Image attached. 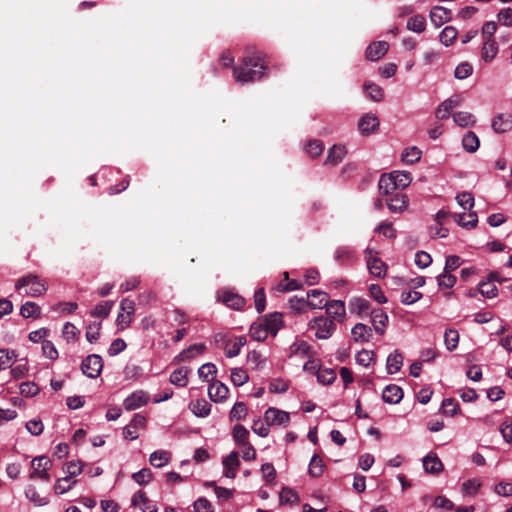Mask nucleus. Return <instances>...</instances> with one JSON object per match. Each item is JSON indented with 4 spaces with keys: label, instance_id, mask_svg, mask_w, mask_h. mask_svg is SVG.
Here are the masks:
<instances>
[{
    "label": "nucleus",
    "instance_id": "obj_14",
    "mask_svg": "<svg viewBox=\"0 0 512 512\" xmlns=\"http://www.w3.org/2000/svg\"><path fill=\"white\" fill-rule=\"evenodd\" d=\"M460 99L457 96L444 100L436 109L435 116L440 120L449 118L451 111L460 106Z\"/></svg>",
    "mask_w": 512,
    "mask_h": 512
},
{
    "label": "nucleus",
    "instance_id": "obj_55",
    "mask_svg": "<svg viewBox=\"0 0 512 512\" xmlns=\"http://www.w3.org/2000/svg\"><path fill=\"white\" fill-rule=\"evenodd\" d=\"M336 379V372L331 368L320 369L317 373V380L324 384L330 385Z\"/></svg>",
    "mask_w": 512,
    "mask_h": 512
},
{
    "label": "nucleus",
    "instance_id": "obj_50",
    "mask_svg": "<svg viewBox=\"0 0 512 512\" xmlns=\"http://www.w3.org/2000/svg\"><path fill=\"white\" fill-rule=\"evenodd\" d=\"M444 343L448 351H453L459 343V333L455 329H447L444 334Z\"/></svg>",
    "mask_w": 512,
    "mask_h": 512
},
{
    "label": "nucleus",
    "instance_id": "obj_40",
    "mask_svg": "<svg viewBox=\"0 0 512 512\" xmlns=\"http://www.w3.org/2000/svg\"><path fill=\"white\" fill-rule=\"evenodd\" d=\"M170 460V453L165 450H158L150 455V464L154 467L161 468Z\"/></svg>",
    "mask_w": 512,
    "mask_h": 512
},
{
    "label": "nucleus",
    "instance_id": "obj_30",
    "mask_svg": "<svg viewBox=\"0 0 512 512\" xmlns=\"http://www.w3.org/2000/svg\"><path fill=\"white\" fill-rule=\"evenodd\" d=\"M403 365V356L400 352L395 350L393 353H391L386 361V368L387 372L389 374H395L398 371H400L401 367Z\"/></svg>",
    "mask_w": 512,
    "mask_h": 512
},
{
    "label": "nucleus",
    "instance_id": "obj_16",
    "mask_svg": "<svg viewBox=\"0 0 512 512\" xmlns=\"http://www.w3.org/2000/svg\"><path fill=\"white\" fill-rule=\"evenodd\" d=\"M224 475L227 478H235L237 470L240 466L238 453L233 451L223 459Z\"/></svg>",
    "mask_w": 512,
    "mask_h": 512
},
{
    "label": "nucleus",
    "instance_id": "obj_51",
    "mask_svg": "<svg viewBox=\"0 0 512 512\" xmlns=\"http://www.w3.org/2000/svg\"><path fill=\"white\" fill-rule=\"evenodd\" d=\"M457 30L453 26H446L440 33V42L445 46H450L457 37Z\"/></svg>",
    "mask_w": 512,
    "mask_h": 512
},
{
    "label": "nucleus",
    "instance_id": "obj_13",
    "mask_svg": "<svg viewBox=\"0 0 512 512\" xmlns=\"http://www.w3.org/2000/svg\"><path fill=\"white\" fill-rule=\"evenodd\" d=\"M228 394V387L220 381H214L208 387V395L213 402L224 401L228 397Z\"/></svg>",
    "mask_w": 512,
    "mask_h": 512
},
{
    "label": "nucleus",
    "instance_id": "obj_37",
    "mask_svg": "<svg viewBox=\"0 0 512 512\" xmlns=\"http://www.w3.org/2000/svg\"><path fill=\"white\" fill-rule=\"evenodd\" d=\"M462 145H463V148L467 152L473 153V152L477 151V149L479 148V145H480L479 138L477 137V135L474 132L468 131L463 136Z\"/></svg>",
    "mask_w": 512,
    "mask_h": 512
},
{
    "label": "nucleus",
    "instance_id": "obj_47",
    "mask_svg": "<svg viewBox=\"0 0 512 512\" xmlns=\"http://www.w3.org/2000/svg\"><path fill=\"white\" fill-rule=\"evenodd\" d=\"M102 323L94 321L86 326V339L89 343H95L100 337Z\"/></svg>",
    "mask_w": 512,
    "mask_h": 512
},
{
    "label": "nucleus",
    "instance_id": "obj_60",
    "mask_svg": "<svg viewBox=\"0 0 512 512\" xmlns=\"http://www.w3.org/2000/svg\"><path fill=\"white\" fill-rule=\"evenodd\" d=\"M247 415V407L243 402H237L234 404L230 411L231 420H242Z\"/></svg>",
    "mask_w": 512,
    "mask_h": 512
},
{
    "label": "nucleus",
    "instance_id": "obj_35",
    "mask_svg": "<svg viewBox=\"0 0 512 512\" xmlns=\"http://www.w3.org/2000/svg\"><path fill=\"white\" fill-rule=\"evenodd\" d=\"M347 151L345 146L342 145H334L327 156V163L331 165H337L339 164L344 156L346 155Z\"/></svg>",
    "mask_w": 512,
    "mask_h": 512
},
{
    "label": "nucleus",
    "instance_id": "obj_3",
    "mask_svg": "<svg viewBox=\"0 0 512 512\" xmlns=\"http://www.w3.org/2000/svg\"><path fill=\"white\" fill-rule=\"evenodd\" d=\"M365 260L367 268L373 276L377 278H383L386 275L387 266L379 258L377 251L370 247H367L365 249Z\"/></svg>",
    "mask_w": 512,
    "mask_h": 512
},
{
    "label": "nucleus",
    "instance_id": "obj_17",
    "mask_svg": "<svg viewBox=\"0 0 512 512\" xmlns=\"http://www.w3.org/2000/svg\"><path fill=\"white\" fill-rule=\"evenodd\" d=\"M403 398V390L396 384L387 385L382 392V399L389 404H397Z\"/></svg>",
    "mask_w": 512,
    "mask_h": 512
},
{
    "label": "nucleus",
    "instance_id": "obj_26",
    "mask_svg": "<svg viewBox=\"0 0 512 512\" xmlns=\"http://www.w3.org/2000/svg\"><path fill=\"white\" fill-rule=\"evenodd\" d=\"M351 334L355 342H368L372 336V329L365 324L358 323L352 328Z\"/></svg>",
    "mask_w": 512,
    "mask_h": 512
},
{
    "label": "nucleus",
    "instance_id": "obj_10",
    "mask_svg": "<svg viewBox=\"0 0 512 512\" xmlns=\"http://www.w3.org/2000/svg\"><path fill=\"white\" fill-rule=\"evenodd\" d=\"M269 334L275 336L283 325V316L279 312L268 314L260 319Z\"/></svg>",
    "mask_w": 512,
    "mask_h": 512
},
{
    "label": "nucleus",
    "instance_id": "obj_22",
    "mask_svg": "<svg viewBox=\"0 0 512 512\" xmlns=\"http://www.w3.org/2000/svg\"><path fill=\"white\" fill-rule=\"evenodd\" d=\"M308 304L312 309H321L326 307L328 303V296L321 290H311L307 293Z\"/></svg>",
    "mask_w": 512,
    "mask_h": 512
},
{
    "label": "nucleus",
    "instance_id": "obj_64",
    "mask_svg": "<svg viewBox=\"0 0 512 512\" xmlns=\"http://www.w3.org/2000/svg\"><path fill=\"white\" fill-rule=\"evenodd\" d=\"M375 354L373 351L369 350H362L357 353L356 355V362L357 364L368 367L373 361H374Z\"/></svg>",
    "mask_w": 512,
    "mask_h": 512
},
{
    "label": "nucleus",
    "instance_id": "obj_56",
    "mask_svg": "<svg viewBox=\"0 0 512 512\" xmlns=\"http://www.w3.org/2000/svg\"><path fill=\"white\" fill-rule=\"evenodd\" d=\"M437 282L440 288L449 289L455 285L456 277L449 271L444 270L443 273L437 277Z\"/></svg>",
    "mask_w": 512,
    "mask_h": 512
},
{
    "label": "nucleus",
    "instance_id": "obj_4",
    "mask_svg": "<svg viewBox=\"0 0 512 512\" xmlns=\"http://www.w3.org/2000/svg\"><path fill=\"white\" fill-rule=\"evenodd\" d=\"M309 327L315 330V336L318 339H328L332 336L336 329V325L333 320L326 317H316L310 321Z\"/></svg>",
    "mask_w": 512,
    "mask_h": 512
},
{
    "label": "nucleus",
    "instance_id": "obj_29",
    "mask_svg": "<svg viewBox=\"0 0 512 512\" xmlns=\"http://www.w3.org/2000/svg\"><path fill=\"white\" fill-rule=\"evenodd\" d=\"M498 53V44L494 39H487L483 43L481 57L485 62L492 61Z\"/></svg>",
    "mask_w": 512,
    "mask_h": 512
},
{
    "label": "nucleus",
    "instance_id": "obj_46",
    "mask_svg": "<svg viewBox=\"0 0 512 512\" xmlns=\"http://www.w3.org/2000/svg\"><path fill=\"white\" fill-rule=\"evenodd\" d=\"M246 344L245 337H238L234 341H231L225 350V354L228 358H233L239 355L241 348Z\"/></svg>",
    "mask_w": 512,
    "mask_h": 512
},
{
    "label": "nucleus",
    "instance_id": "obj_1",
    "mask_svg": "<svg viewBox=\"0 0 512 512\" xmlns=\"http://www.w3.org/2000/svg\"><path fill=\"white\" fill-rule=\"evenodd\" d=\"M265 65L259 56L246 57L240 67L233 70L235 80L239 83H248L260 80L264 75Z\"/></svg>",
    "mask_w": 512,
    "mask_h": 512
},
{
    "label": "nucleus",
    "instance_id": "obj_42",
    "mask_svg": "<svg viewBox=\"0 0 512 512\" xmlns=\"http://www.w3.org/2000/svg\"><path fill=\"white\" fill-rule=\"evenodd\" d=\"M63 472L70 479H76L83 472V465L80 461H69L64 464Z\"/></svg>",
    "mask_w": 512,
    "mask_h": 512
},
{
    "label": "nucleus",
    "instance_id": "obj_57",
    "mask_svg": "<svg viewBox=\"0 0 512 512\" xmlns=\"http://www.w3.org/2000/svg\"><path fill=\"white\" fill-rule=\"evenodd\" d=\"M234 440L238 443V445H246L248 442L249 432L242 425H235L232 431Z\"/></svg>",
    "mask_w": 512,
    "mask_h": 512
},
{
    "label": "nucleus",
    "instance_id": "obj_31",
    "mask_svg": "<svg viewBox=\"0 0 512 512\" xmlns=\"http://www.w3.org/2000/svg\"><path fill=\"white\" fill-rule=\"evenodd\" d=\"M380 193L388 195L397 189L392 173L381 175L378 183Z\"/></svg>",
    "mask_w": 512,
    "mask_h": 512
},
{
    "label": "nucleus",
    "instance_id": "obj_52",
    "mask_svg": "<svg viewBox=\"0 0 512 512\" xmlns=\"http://www.w3.org/2000/svg\"><path fill=\"white\" fill-rule=\"evenodd\" d=\"M324 471V464L322 459L314 454L309 463V474L313 477H319Z\"/></svg>",
    "mask_w": 512,
    "mask_h": 512
},
{
    "label": "nucleus",
    "instance_id": "obj_28",
    "mask_svg": "<svg viewBox=\"0 0 512 512\" xmlns=\"http://www.w3.org/2000/svg\"><path fill=\"white\" fill-rule=\"evenodd\" d=\"M77 483V479H70L67 476L56 479L53 491L57 495H62L70 491Z\"/></svg>",
    "mask_w": 512,
    "mask_h": 512
},
{
    "label": "nucleus",
    "instance_id": "obj_15",
    "mask_svg": "<svg viewBox=\"0 0 512 512\" xmlns=\"http://www.w3.org/2000/svg\"><path fill=\"white\" fill-rule=\"evenodd\" d=\"M492 129L496 133H505L512 129V116L507 113H500L492 119Z\"/></svg>",
    "mask_w": 512,
    "mask_h": 512
},
{
    "label": "nucleus",
    "instance_id": "obj_27",
    "mask_svg": "<svg viewBox=\"0 0 512 512\" xmlns=\"http://www.w3.org/2000/svg\"><path fill=\"white\" fill-rule=\"evenodd\" d=\"M423 466L426 472L437 474L443 470V464L436 454L429 453L423 459Z\"/></svg>",
    "mask_w": 512,
    "mask_h": 512
},
{
    "label": "nucleus",
    "instance_id": "obj_54",
    "mask_svg": "<svg viewBox=\"0 0 512 512\" xmlns=\"http://www.w3.org/2000/svg\"><path fill=\"white\" fill-rule=\"evenodd\" d=\"M230 378L235 386H242L249 380L247 372L242 368L232 369Z\"/></svg>",
    "mask_w": 512,
    "mask_h": 512
},
{
    "label": "nucleus",
    "instance_id": "obj_5",
    "mask_svg": "<svg viewBox=\"0 0 512 512\" xmlns=\"http://www.w3.org/2000/svg\"><path fill=\"white\" fill-rule=\"evenodd\" d=\"M52 466L51 460L46 456H37L31 461V473L29 475L30 479H41L44 481L50 480V475L48 474V470Z\"/></svg>",
    "mask_w": 512,
    "mask_h": 512
},
{
    "label": "nucleus",
    "instance_id": "obj_39",
    "mask_svg": "<svg viewBox=\"0 0 512 512\" xmlns=\"http://www.w3.org/2000/svg\"><path fill=\"white\" fill-rule=\"evenodd\" d=\"M114 305V301H103L97 304L90 312V315L95 318H106Z\"/></svg>",
    "mask_w": 512,
    "mask_h": 512
},
{
    "label": "nucleus",
    "instance_id": "obj_9",
    "mask_svg": "<svg viewBox=\"0 0 512 512\" xmlns=\"http://www.w3.org/2000/svg\"><path fill=\"white\" fill-rule=\"evenodd\" d=\"M452 17L451 10L443 6H434L430 10L429 18L433 25L440 27L443 24L449 22Z\"/></svg>",
    "mask_w": 512,
    "mask_h": 512
},
{
    "label": "nucleus",
    "instance_id": "obj_33",
    "mask_svg": "<svg viewBox=\"0 0 512 512\" xmlns=\"http://www.w3.org/2000/svg\"><path fill=\"white\" fill-rule=\"evenodd\" d=\"M188 369L185 367H181L179 369L174 370L170 375V383L178 386L185 387L188 383Z\"/></svg>",
    "mask_w": 512,
    "mask_h": 512
},
{
    "label": "nucleus",
    "instance_id": "obj_58",
    "mask_svg": "<svg viewBox=\"0 0 512 512\" xmlns=\"http://www.w3.org/2000/svg\"><path fill=\"white\" fill-rule=\"evenodd\" d=\"M472 72V65L469 64L468 62H462L456 67L454 71V76L459 80H463L468 78L472 74Z\"/></svg>",
    "mask_w": 512,
    "mask_h": 512
},
{
    "label": "nucleus",
    "instance_id": "obj_18",
    "mask_svg": "<svg viewBox=\"0 0 512 512\" xmlns=\"http://www.w3.org/2000/svg\"><path fill=\"white\" fill-rule=\"evenodd\" d=\"M219 299L228 307L239 310L245 305V300L238 294L230 291H222L218 294Z\"/></svg>",
    "mask_w": 512,
    "mask_h": 512
},
{
    "label": "nucleus",
    "instance_id": "obj_45",
    "mask_svg": "<svg viewBox=\"0 0 512 512\" xmlns=\"http://www.w3.org/2000/svg\"><path fill=\"white\" fill-rule=\"evenodd\" d=\"M349 305L351 312L358 315L367 314L370 308L369 302L363 298H354L350 301Z\"/></svg>",
    "mask_w": 512,
    "mask_h": 512
},
{
    "label": "nucleus",
    "instance_id": "obj_63",
    "mask_svg": "<svg viewBox=\"0 0 512 512\" xmlns=\"http://www.w3.org/2000/svg\"><path fill=\"white\" fill-rule=\"evenodd\" d=\"M354 251L347 246L338 247L335 251L334 258L338 262L349 261L353 258Z\"/></svg>",
    "mask_w": 512,
    "mask_h": 512
},
{
    "label": "nucleus",
    "instance_id": "obj_59",
    "mask_svg": "<svg viewBox=\"0 0 512 512\" xmlns=\"http://www.w3.org/2000/svg\"><path fill=\"white\" fill-rule=\"evenodd\" d=\"M442 409L443 413L448 416H454L460 411L458 403L452 398H446L442 401Z\"/></svg>",
    "mask_w": 512,
    "mask_h": 512
},
{
    "label": "nucleus",
    "instance_id": "obj_8",
    "mask_svg": "<svg viewBox=\"0 0 512 512\" xmlns=\"http://www.w3.org/2000/svg\"><path fill=\"white\" fill-rule=\"evenodd\" d=\"M147 419L141 414H135L133 419L123 429V436L128 440H135L139 437L138 431L144 429Z\"/></svg>",
    "mask_w": 512,
    "mask_h": 512
},
{
    "label": "nucleus",
    "instance_id": "obj_6",
    "mask_svg": "<svg viewBox=\"0 0 512 512\" xmlns=\"http://www.w3.org/2000/svg\"><path fill=\"white\" fill-rule=\"evenodd\" d=\"M264 420L270 426L287 427L290 422V414L275 407H269L264 413Z\"/></svg>",
    "mask_w": 512,
    "mask_h": 512
},
{
    "label": "nucleus",
    "instance_id": "obj_11",
    "mask_svg": "<svg viewBox=\"0 0 512 512\" xmlns=\"http://www.w3.org/2000/svg\"><path fill=\"white\" fill-rule=\"evenodd\" d=\"M148 400L149 397L145 392L136 391L124 400L123 406L127 411H133L144 406Z\"/></svg>",
    "mask_w": 512,
    "mask_h": 512
},
{
    "label": "nucleus",
    "instance_id": "obj_38",
    "mask_svg": "<svg viewBox=\"0 0 512 512\" xmlns=\"http://www.w3.org/2000/svg\"><path fill=\"white\" fill-rule=\"evenodd\" d=\"M407 29L415 33H422L426 29V19L424 16L417 14L407 21Z\"/></svg>",
    "mask_w": 512,
    "mask_h": 512
},
{
    "label": "nucleus",
    "instance_id": "obj_19",
    "mask_svg": "<svg viewBox=\"0 0 512 512\" xmlns=\"http://www.w3.org/2000/svg\"><path fill=\"white\" fill-rule=\"evenodd\" d=\"M389 45L385 41H378L370 44L366 49V58L376 61L384 56L388 51Z\"/></svg>",
    "mask_w": 512,
    "mask_h": 512
},
{
    "label": "nucleus",
    "instance_id": "obj_21",
    "mask_svg": "<svg viewBox=\"0 0 512 512\" xmlns=\"http://www.w3.org/2000/svg\"><path fill=\"white\" fill-rule=\"evenodd\" d=\"M326 313L335 320L340 322L343 321L346 314L344 302L341 300L328 301L326 305Z\"/></svg>",
    "mask_w": 512,
    "mask_h": 512
},
{
    "label": "nucleus",
    "instance_id": "obj_61",
    "mask_svg": "<svg viewBox=\"0 0 512 512\" xmlns=\"http://www.w3.org/2000/svg\"><path fill=\"white\" fill-rule=\"evenodd\" d=\"M456 200L464 210H470L474 206V197L470 192L459 193Z\"/></svg>",
    "mask_w": 512,
    "mask_h": 512
},
{
    "label": "nucleus",
    "instance_id": "obj_24",
    "mask_svg": "<svg viewBox=\"0 0 512 512\" xmlns=\"http://www.w3.org/2000/svg\"><path fill=\"white\" fill-rule=\"evenodd\" d=\"M408 203L407 195L397 193L388 200L387 206L391 212L401 213L407 209Z\"/></svg>",
    "mask_w": 512,
    "mask_h": 512
},
{
    "label": "nucleus",
    "instance_id": "obj_48",
    "mask_svg": "<svg viewBox=\"0 0 512 512\" xmlns=\"http://www.w3.org/2000/svg\"><path fill=\"white\" fill-rule=\"evenodd\" d=\"M395 180L397 189H405L412 181L411 174L406 171H393L391 172Z\"/></svg>",
    "mask_w": 512,
    "mask_h": 512
},
{
    "label": "nucleus",
    "instance_id": "obj_23",
    "mask_svg": "<svg viewBox=\"0 0 512 512\" xmlns=\"http://www.w3.org/2000/svg\"><path fill=\"white\" fill-rule=\"evenodd\" d=\"M371 318L374 330L382 335L384 334L385 328L388 323V316L381 308H377L371 311Z\"/></svg>",
    "mask_w": 512,
    "mask_h": 512
},
{
    "label": "nucleus",
    "instance_id": "obj_62",
    "mask_svg": "<svg viewBox=\"0 0 512 512\" xmlns=\"http://www.w3.org/2000/svg\"><path fill=\"white\" fill-rule=\"evenodd\" d=\"M421 158V151L417 147H411L402 154V160L406 164H414Z\"/></svg>",
    "mask_w": 512,
    "mask_h": 512
},
{
    "label": "nucleus",
    "instance_id": "obj_7",
    "mask_svg": "<svg viewBox=\"0 0 512 512\" xmlns=\"http://www.w3.org/2000/svg\"><path fill=\"white\" fill-rule=\"evenodd\" d=\"M102 359L97 354L88 355L81 364L82 372L89 378H97L102 371Z\"/></svg>",
    "mask_w": 512,
    "mask_h": 512
},
{
    "label": "nucleus",
    "instance_id": "obj_49",
    "mask_svg": "<svg viewBox=\"0 0 512 512\" xmlns=\"http://www.w3.org/2000/svg\"><path fill=\"white\" fill-rule=\"evenodd\" d=\"M455 220L458 222L459 225L462 227L471 229L474 228L477 224V215L475 212H471L468 215L465 214H456L454 216Z\"/></svg>",
    "mask_w": 512,
    "mask_h": 512
},
{
    "label": "nucleus",
    "instance_id": "obj_32",
    "mask_svg": "<svg viewBox=\"0 0 512 512\" xmlns=\"http://www.w3.org/2000/svg\"><path fill=\"white\" fill-rule=\"evenodd\" d=\"M204 344H193L189 346L187 349H184L177 357L176 359L179 362H185L188 361L195 356L201 354L205 350Z\"/></svg>",
    "mask_w": 512,
    "mask_h": 512
},
{
    "label": "nucleus",
    "instance_id": "obj_12",
    "mask_svg": "<svg viewBox=\"0 0 512 512\" xmlns=\"http://www.w3.org/2000/svg\"><path fill=\"white\" fill-rule=\"evenodd\" d=\"M132 506L140 507L142 512H157L156 504L143 491L136 492L131 499Z\"/></svg>",
    "mask_w": 512,
    "mask_h": 512
},
{
    "label": "nucleus",
    "instance_id": "obj_41",
    "mask_svg": "<svg viewBox=\"0 0 512 512\" xmlns=\"http://www.w3.org/2000/svg\"><path fill=\"white\" fill-rule=\"evenodd\" d=\"M20 314L24 318H38L41 315L40 307L34 302H26L20 308Z\"/></svg>",
    "mask_w": 512,
    "mask_h": 512
},
{
    "label": "nucleus",
    "instance_id": "obj_53",
    "mask_svg": "<svg viewBox=\"0 0 512 512\" xmlns=\"http://www.w3.org/2000/svg\"><path fill=\"white\" fill-rule=\"evenodd\" d=\"M364 87H365V90L367 91L369 97L373 101L379 102L383 99L384 91L379 85H377L373 82H366Z\"/></svg>",
    "mask_w": 512,
    "mask_h": 512
},
{
    "label": "nucleus",
    "instance_id": "obj_36",
    "mask_svg": "<svg viewBox=\"0 0 512 512\" xmlns=\"http://www.w3.org/2000/svg\"><path fill=\"white\" fill-rule=\"evenodd\" d=\"M25 496L36 506H45L49 503V499L47 497H41L37 492L36 487L33 485H28L25 488Z\"/></svg>",
    "mask_w": 512,
    "mask_h": 512
},
{
    "label": "nucleus",
    "instance_id": "obj_25",
    "mask_svg": "<svg viewBox=\"0 0 512 512\" xmlns=\"http://www.w3.org/2000/svg\"><path fill=\"white\" fill-rule=\"evenodd\" d=\"M191 412L201 418L207 417L211 412V404L205 399H197L189 404Z\"/></svg>",
    "mask_w": 512,
    "mask_h": 512
},
{
    "label": "nucleus",
    "instance_id": "obj_43",
    "mask_svg": "<svg viewBox=\"0 0 512 512\" xmlns=\"http://www.w3.org/2000/svg\"><path fill=\"white\" fill-rule=\"evenodd\" d=\"M453 120L460 127L473 126L476 122L475 117L466 111H460L453 114Z\"/></svg>",
    "mask_w": 512,
    "mask_h": 512
},
{
    "label": "nucleus",
    "instance_id": "obj_2",
    "mask_svg": "<svg viewBox=\"0 0 512 512\" xmlns=\"http://www.w3.org/2000/svg\"><path fill=\"white\" fill-rule=\"evenodd\" d=\"M16 290L19 293H22L25 296L30 297H38L43 295L47 289L48 285L47 283L40 279L38 276L33 274H28L26 276L21 277L15 285Z\"/></svg>",
    "mask_w": 512,
    "mask_h": 512
},
{
    "label": "nucleus",
    "instance_id": "obj_44",
    "mask_svg": "<svg viewBox=\"0 0 512 512\" xmlns=\"http://www.w3.org/2000/svg\"><path fill=\"white\" fill-rule=\"evenodd\" d=\"M249 332L250 336L257 341H264L269 335L260 319L251 325Z\"/></svg>",
    "mask_w": 512,
    "mask_h": 512
},
{
    "label": "nucleus",
    "instance_id": "obj_34",
    "mask_svg": "<svg viewBox=\"0 0 512 512\" xmlns=\"http://www.w3.org/2000/svg\"><path fill=\"white\" fill-rule=\"evenodd\" d=\"M16 358L17 354L15 350L0 349V371L11 368Z\"/></svg>",
    "mask_w": 512,
    "mask_h": 512
},
{
    "label": "nucleus",
    "instance_id": "obj_20",
    "mask_svg": "<svg viewBox=\"0 0 512 512\" xmlns=\"http://www.w3.org/2000/svg\"><path fill=\"white\" fill-rule=\"evenodd\" d=\"M379 126V120L374 114L364 115L358 123V128L363 135H369L374 132Z\"/></svg>",
    "mask_w": 512,
    "mask_h": 512
}]
</instances>
